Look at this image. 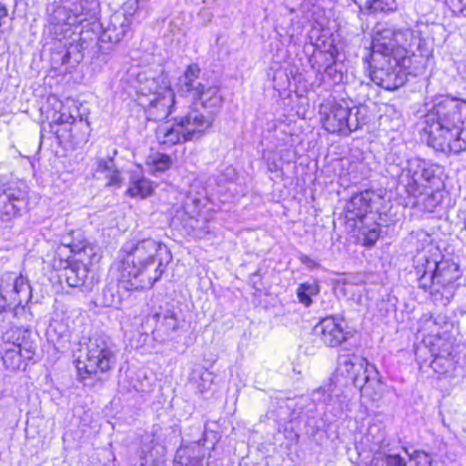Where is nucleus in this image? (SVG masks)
<instances>
[{"mask_svg":"<svg viewBox=\"0 0 466 466\" xmlns=\"http://www.w3.org/2000/svg\"><path fill=\"white\" fill-rule=\"evenodd\" d=\"M116 360L115 346L106 336L93 337L86 347L84 360H78L76 369L80 379L84 381L87 377L96 376L98 372L110 370Z\"/></svg>","mask_w":466,"mask_h":466,"instance_id":"423d86ee","label":"nucleus"},{"mask_svg":"<svg viewBox=\"0 0 466 466\" xmlns=\"http://www.w3.org/2000/svg\"><path fill=\"white\" fill-rule=\"evenodd\" d=\"M180 313L178 308L171 304L160 306L159 309L153 315L156 321V329L166 334L176 331L179 327Z\"/></svg>","mask_w":466,"mask_h":466,"instance_id":"aec40b11","label":"nucleus"},{"mask_svg":"<svg viewBox=\"0 0 466 466\" xmlns=\"http://www.w3.org/2000/svg\"><path fill=\"white\" fill-rule=\"evenodd\" d=\"M202 380H209L212 378V373L208 372V371H205L202 376H201Z\"/></svg>","mask_w":466,"mask_h":466,"instance_id":"8fccbe9b","label":"nucleus"},{"mask_svg":"<svg viewBox=\"0 0 466 466\" xmlns=\"http://www.w3.org/2000/svg\"><path fill=\"white\" fill-rule=\"evenodd\" d=\"M26 335H28L27 331H23L22 336L21 332H19V335L16 338V342H14L13 344L16 349L21 350V354L25 360H31L35 347L34 342L27 339Z\"/></svg>","mask_w":466,"mask_h":466,"instance_id":"4c0bfd02","label":"nucleus"},{"mask_svg":"<svg viewBox=\"0 0 466 466\" xmlns=\"http://www.w3.org/2000/svg\"><path fill=\"white\" fill-rule=\"evenodd\" d=\"M337 371L351 379L353 385L366 394L370 386H380L379 371L364 358L354 354H341L338 359Z\"/></svg>","mask_w":466,"mask_h":466,"instance_id":"9d476101","label":"nucleus"},{"mask_svg":"<svg viewBox=\"0 0 466 466\" xmlns=\"http://www.w3.org/2000/svg\"><path fill=\"white\" fill-rule=\"evenodd\" d=\"M121 392H142L148 393L153 390L154 380L148 377L144 370L129 372L126 378L119 382Z\"/></svg>","mask_w":466,"mask_h":466,"instance_id":"5701e85b","label":"nucleus"},{"mask_svg":"<svg viewBox=\"0 0 466 466\" xmlns=\"http://www.w3.org/2000/svg\"><path fill=\"white\" fill-rule=\"evenodd\" d=\"M408 455V460L405 459V466H431V456L423 451H414L409 453L405 449Z\"/></svg>","mask_w":466,"mask_h":466,"instance_id":"c9c22d12","label":"nucleus"},{"mask_svg":"<svg viewBox=\"0 0 466 466\" xmlns=\"http://www.w3.org/2000/svg\"><path fill=\"white\" fill-rule=\"evenodd\" d=\"M440 257L437 248L431 256L423 253L418 258L415 271L419 288L429 292L435 302L446 306L455 294V282L461 278V269L454 261L442 258L439 260Z\"/></svg>","mask_w":466,"mask_h":466,"instance_id":"20e7f679","label":"nucleus"},{"mask_svg":"<svg viewBox=\"0 0 466 466\" xmlns=\"http://www.w3.org/2000/svg\"><path fill=\"white\" fill-rule=\"evenodd\" d=\"M131 17L132 14L127 15L124 12L114 13L110 16L108 25L96 33H100L99 40L104 43L116 44L120 42L130 29Z\"/></svg>","mask_w":466,"mask_h":466,"instance_id":"f3484780","label":"nucleus"},{"mask_svg":"<svg viewBox=\"0 0 466 466\" xmlns=\"http://www.w3.org/2000/svg\"><path fill=\"white\" fill-rule=\"evenodd\" d=\"M152 192L151 181L138 173H134L130 177L129 187L127 193L131 197L147 198Z\"/></svg>","mask_w":466,"mask_h":466,"instance_id":"c85d7f7f","label":"nucleus"},{"mask_svg":"<svg viewBox=\"0 0 466 466\" xmlns=\"http://www.w3.org/2000/svg\"><path fill=\"white\" fill-rule=\"evenodd\" d=\"M428 144L437 151L460 153L466 149V101L440 96L425 116Z\"/></svg>","mask_w":466,"mask_h":466,"instance_id":"f03ea898","label":"nucleus"},{"mask_svg":"<svg viewBox=\"0 0 466 466\" xmlns=\"http://www.w3.org/2000/svg\"><path fill=\"white\" fill-rule=\"evenodd\" d=\"M319 293V288L316 284L302 283L297 289L299 301L309 307L312 303L311 296Z\"/></svg>","mask_w":466,"mask_h":466,"instance_id":"e433bc0d","label":"nucleus"},{"mask_svg":"<svg viewBox=\"0 0 466 466\" xmlns=\"http://www.w3.org/2000/svg\"><path fill=\"white\" fill-rule=\"evenodd\" d=\"M396 160H397V159H396V157H395V155H394V154L390 153V154L388 155V157H387V169H386L387 171H388V169H389V166H390V164L400 165V167H404V166H403V161H402V159H399V160H400L399 162H397Z\"/></svg>","mask_w":466,"mask_h":466,"instance_id":"de8ad7c7","label":"nucleus"},{"mask_svg":"<svg viewBox=\"0 0 466 466\" xmlns=\"http://www.w3.org/2000/svg\"><path fill=\"white\" fill-rule=\"evenodd\" d=\"M427 161L420 157L408 159L405 167L390 164L388 174L398 178L407 193L412 197L422 195V181L427 167Z\"/></svg>","mask_w":466,"mask_h":466,"instance_id":"f8f14e48","label":"nucleus"},{"mask_svg":"<svg viewBox=\"0 0 466 466\" xmlns=\"http://www.w3.org/2000/svg\"><path fill=\"white\" fill-rule=\"evenodd\" d=\"M461 6L456 10H453V13L457 15L466 16V0H457Z\"/></svg>","mask_w":466,"mask_h":466,"instance_id":"49530a36","label":"nucleus"},{"mask_svg":"<svg viewBox=\"0 0 466 466\" xmlns=\"http://www.w3.org/2000/svg\"><path fill=\"white\" fill-rule=\"evenodd\" d=\"M334 62L333 64H329L324 71L325 76L331 81L334 85H339L343 82V72L341 66Z\"/></svg>","mask_w":466,"mask_h":466,"instance_id":"58836bf2","label":"nucleus"},{"mask_svg":"<svg viewBox=\"0 0 466 466\" xmlns=\"http://www.w3.org/2000/svg\"><path fill=\"white\" fill-rule=\"evenodd\" d=\"M309 61L311 67L319 73L322 70L325 71V68L329 64H333L335 62V56L332 52L316 48L314 49Z\"/></svg>","mask_w":466,"mask_h":466,"instance_id":"7c9ffc66","label":"nucleus"},{"mask_svg":"<svg viewBox=\"0 0 466 466\" xmlns=\"http://www.w3.org/2000/svg\"><path fill=\"white\" fill-rule=\"evenodd\" d=\"M343 319L332 316L326 317L314 328V331L320 337V339L329 347H337L346 341L350 332L345 331Z\"/></svg>","mask_w":466,"mask_h":466,"instance_id":"2eb2a0df","label":"nucleus"},{"mask_svg":"<svg viewBox=\"0 0 466 466\" xmlns=\"http://www.w3.org/2000/svg\"><path fill=\"white\" fill-rule=\"evenodd\" d=\"M120 284L126 289H150L158 281L171 260L166 245L152 238L126 241L119 252Z\"/></svg>","mask_w":466,"mask_h":466,"instance_id":"f257e3e1","label":"nucleus"},{"mask_svg":"<svg viewBox=\"0 0 466 466\" xmlns=\"http://www.w3.org/2000/svg\"><path fill=\"white\" fill-rule=\"evenodd\" d=\"M312 401L326 404L328 411L335 418H340L349 410V399L346 395L331 397L324 389L313 392Z\"/></svg>","mask_w":466,"mask_h":466,"instance_id":"4be33fe9","label":"nucleus"},{"mask_svg":"<svg viewBox=\"0 0 466 466\" xmlns=\"http://www.w3.org/2000/svg\"><path fill=\"white\" fill-rule=\"evenodd\" d=\"M156 137L157 142L165 147H172L188 141L176 117L173 123L165 122L158 125L156 129Z\"/></svg>","mask_w":466,"mask_h":466,"instance_id":"412c9836","label":"nucleus"},{"mask_svg":"<svg viewBox=\"0 0 466 466\" xmlns=\"http://www.w3.org/2000/svg\"><path fill=\"white\" fill-rule=\"evenodd\" d=\"M106 177L108 180L107 181V186H116V187H119L120 184H121V181H122V178H121V176H120V172L116 168V167L115 168H113V170L110 171L106 176Z\"/></svg>","mask_w":466,"mask_h":466,"instance_id":"37998d69","label":"nucleus"},{"mask_svg":"<svg viewBox=\"0 0 466 466\" xmlns=\"http://www.w3.org/2000/svg\"><path fill=\"white\" fill-rule=\"evenodd\" d=\"M175 103L174 91L169 86H165L153 94L147 108V119L155 122L166 119L172 113Z\"/></svg>","mask_w":466,"mask_h":466,"instance_id":"dca6fc26","label":"nucleus"},{"mask_svg":"<svg viewBox=\"0 0 466 466\" xmlns=\"http://www.w3.org/2000/svg\"><path fill=\"white\" fill-rule=\"evenodd\" d=\"M122 299L118 294V290L116 286L109 285L102 289L101 304L104 307L119 308Z\"/></svg>","mask_w":466,"mask_h":466,"instance_id":"72a5a7b5","label":"nucleus"},{"mask_svg":"<svg viewBox=\"0 0 466 466\" xmlns=\"http://www.w3.org/2000/svg\"><path fill=\"white\" fill-rule=\"evenodd\" d=\"M323 114L324 128L329 133H338L341 136H349L361 128L368 121L365 106H350L349 102L345 100L333 102Z\"/></svg>","mask_w":466,"mask_h":466,"instance_id":"6e6552de","label":"nucleus"},{"mask_svg":"<svg viewBox=\"0 0 466 466\" xmlns=\"http://www.w3.org/2000/svg\"><path fill=\"white\" fill-rule=\"evenodd\" d=\"M380 235V226L374 225L370 229L362 232V244L366 247H372L379 239Z\"/></svg>","mask_w":466,"mask_h":466,"instance_id":"ea45409f","label":"nucleus"},{"mask_svg":"<svg viewBox=\"0 0 466 466\" xmlns=\"http://www.w3.org/2000/svg\"><path fill=\"white\" fill-rule=\"evenodd\" d=\"M299 261L306 266L308 268L312 269L319 267V264L305 254L299 256Z\"/></svg>","mask_w":466,"mask_h":466,"instance_id":"c03bdc74","label":"nucleus"},{"mask_svg":"<svg viewBox=\"0 0 466 466\" xmlns=\"http://www.w3.org/2000/svg\"><path fill=\"white\" fill-rule=\"evenodd\" d=\"M431 369L441 375L449 376L454 369V361L451 351L439 352L431 363Z\"/></svg>","mask_w":466,"mask_h":466,"instance_id":"c756f323","label":"nucleus"},{"mask_svg":"<svg viewBox=\"0 0 466 466\" xmlns=\"http://www.w3.org/2000/svg\"><path fill=\"white\" fill-rule=\"evenodd\" d=\"M374 198H376V195L369 190L355 194L346 205L348 214H350L352 218H363L369 212H371Z\"/></svg>","mask_w":466,"mask_h":466,"instance_id":"b1692460","label":"nucleus"},{"mask_svg":"<svg viewBox=\"0 0 466 466\" xmlns=\"http://www.w3.org/2000/svg\"><path fill=\"white\" fill-rule=\"evenodd\" d=\"M65 331H66V329H64V330H60V331H59V333H58V337H57V339H58V338H63V337H64V332H65Z\"/></svg>","mask_w":466,"mask_h":466,"instance_id":"3c124183","label":"nucleus"},{"mask_svg":"<svg viewBox=\"0 0 466 466\" xmlns=\"http://www.w3.org/2000/svg\"><path fill=\"white\" fill-rule=\"evenodd\" d=\"M205 453L199 446L186 448L177 451V463L180 466H203Z\"/></svg>","mask_w":466,"mask_h":466,"instance_id":"bb28decb","label":"nucleus"},{"mask_svg":"<svg viewBox=\"0 0 466 466\" xmlns=\"http://www.w3.org/2000/svg\"><path fill=\"white\" fill-rule=\"evenodd\" d=\"M370 79L378 86L386 90H396L402 86L407 81L406 69L410 64L403 59H395L385 56L370 58Z\"/></svg>","mask_w":466,"mask_h":466,"instance_id":"9b49d317","label":"nucleus"},{"mask_svg":"<svg viewBox=\"0 0 466 466\" xmlns=\"http://www.w3.org/2000/svg\"><path fill=\"white\" fill-rule=\"evenodd\" d=\"M64 277L70 287L83 288L86 290L92 289L96 280L94 274L89 275L88 268L79 261L66 262Z\"/></svg>","mask_w":466,"mask_h":466,"instance_id":"6ab92c4d","label":"nucleus"},{"mask_svg":"<svg viewBox=\"0 0 466 466\" xmlns=\"http://www.w3.org/2000/svg\"><path fill=\"white\" fill-rule=\"evenodd\" d=\"M2 360L7 369L15 370L20 369L25 359L21 354V350L16 349L13 344L10 349L5 350Z\"/></svg>","mask_w":466,"mask_h":466,"instance_id":"473e14b6","label":"nucleus"},{"mask_svg":"<svg viewBox=\"0 0 466 466\" xmlns=\"http://www.w3.org/2000/svg\"><path fill=\"white\" fill-rule=\"evenodd\" d=\"M438 189L439 188L433 190L432 188H428L427 190H424L422 195L416 197L421 198V200H418V202L421 203L424 209L431 212L441 203V194Z\"/></svg>","mask_w":466,"mask_h":466,"instance_id":"f704fd0d","label":"nucleus"},{"mask_svg":"<svg viewBox=\"0 0 466 466\" xmlns=\"http://www.w3.org/2000/svg\"><path fill=\"white\" fill-rule=\"evenodd\" d=\"M96 172L104 173L106 176L113 168L116 167L113 157L100 158L96 162Z\"/></svg>","mask_w":466,"mask_h":466,"instance_id":"a19ab883","label":"nucleus"},{"mask_svg":"<svg viewBox=\"0 0 466 466\" xmlns=\"http://www.w3.org/2000/svg\"><path fill=\"white\" fill-rule=\"evenodd\" d=\"M53 132L56 134V137L61 141L66 138V136L61 132L60 128L54 129Z\"/></svg>","mask_w":466,"mask_h":466,"instance_id":"09e8293b","label":"nucleus"},{"mask_svg":"<svg viewBox=\"0 0 466 466\" xmlns=\"http://www.w3.org/2000/svg\"><path fill=\"white\" fill-rule=\"evenodd\" d=\"M146 163L154 172H165L171 167L173 162L168 155L155 152L147 157Z\"/></svg>","mask_w":466,"mask_h":466,"instance_id":"2f4dec72","label":"nucleus"},{"mask_svg":"<svg viewBox=\"0 0 466 466\" xmlns=\"http://www.w3.org/2000/svg\"><path fill=\"white\" fill-rule=\"evenodd\" d=\"M31 298L32 289L26 277L15 272L0 275V314L23 315L25 312L24 304H27Z\"/></svg>","mask_w":466,"mask_h":466,"instance_id":"0eeeda50","label":"nucleus"},{"mask_svg":"<svg viewBox=\"0 0 466 466\" xmlns=\"http://www.w3.org/2000/svg\"><path fill=\"white\" fill-rule=\"evenodd\" d=\"M198 105L191 104L186 114L176 116L188 141L197 140L205 136L212 127L214 115L218 111L205 109L207 111L205 114L198 107Z\"/></svg>","mask_w":466,"mask_h":466,"instance_id":"4468645a","label":"nucleus"},{"mask_svg":"<svg viewBox=\"0 0 466 466\" xmlns=\"http://www.w3.org/2000/svg\"><path fill=\"white\" fill-rule=\"evenodd\" d=\"M398 46L405 51V60L411 65L413 58H417L416 51L419 49L421 38L419 34L410 28L398 30Z\"/></svg>","mask_w":466,"mask_h":466,"instance_id":"393cba45","label":"nucleus"},{"mask_svg":"<svg viewBox=\"0 0 466 466\" xmlns=\"http://www.w3.org/2000/svg\"><path fill=\"white\" fill-rule=\"evenodd\" d=\"M443 174V167L438 164L427 161V167L422 181V194L428 188H439L442 184L441 176Z\"/></svg>","mask_w":466,"mask_h":466,"instance_id":"cd10ccee","label":"nucleus"},{"mask_svg":"<svg viewBox=\"0 0 466 466\" xmlns=\"http://www.w3.org/2000/svg\"><path fill=\"white\" fill-rule=\"evenodd\" d=\"M200 67L197 64L187 66L177 83V93L188 97L192 104H199L203 109L219 110L223 105V96L218 86H206L199 81Z\"/></svg>","mask_w":466,"mask_h":466,"instance_id":"39448f33","label":"nucleus"},{"mask_svg":"<svg viewBox=\"0 0 466 466\" xmlns=\"http://www.w3.org/2000/svg\"><path fill=\"white\" fill-rule=\"evenodd\" d=\"M29 187L21 179L2 178L0 181V223L7 227L15 218L28 210Z\"/></svg>","mask_w":466,"mask_h":466,"instance_id":"1a4fd4ad","label":"nucleus"},{"mask_svg":"<svg viewBox=\"0 0 466 466\" xmlns=\"http://www.w3.org/2000/svg\"><path fill=\"white\" fill-rule=\"evenodd\" d=\"M348 6L360 19L366 15L388 14L397 9L396 0H348Z\"/></svg>","mask_w":466,"mask_h":466,"instance_id":"a211bd4d","label":"nucleus"},{"mask_svg":"<svg viewBox=\"0 0 466 466\" xmlns=\"http://www.w3.org/2000/svg\"><path fill=\"white\" fill-rule=\"evenodd\" d=\"M99 15V0H61L52 10L48 30L57 40L82 35L84 29L97 33L102 27Z\"/></svg>","mask_w":466,"mask_h":466,"instance_id":"7ed1b4c3","label":"nucleus"},{"mask_svg":"<svg viewBox=\"0 0 466 466\" xmlns=\"http://www.w3.org/2000/svg\"><path fill=\"white\" fill-rule=\"evenodd\" d=\"M370 450L374 451L370 461L371 466H405V458L399 453L386 451L382 445H380L378 450H375V447H371Z\"/></svg>","mask_w":466,"mask_h":466,"instance_id":"a878e982","label":"nucleus"},{"mask_svg":"<svg viewBox=\"0 0 466 466\" xmlns=\"http://www.w3.org/2000/svg\"><path fill=\"white\" fill-rule=\"evenodd\" d=\"M63 326L61 324H59L58 322H54V323H51L47 329V336L49 337L50 339H53V334H56L58 333V329H62Z\"/></svg>","mask_w":466,"mask_h":466,"instance_id":"a18cd8bd","label":"nucleus"},{"mask_svg":"<svg viewBox=\"0 0 466 466\" xmlns=\"http://www.w3.org/2000/svg\"><path fill=\"white\" fill-rule=\"evenodd\" d=\"M76 121V117L71 113L60 112L57 117L53 118L54 126L50 124L52 129L55 127H58L65 124H73Z\"/></svg>","mask_w":466,"mask_h":466,"instance_id":"79ce46f5","label":"nucleus"},{"mask_svg":"<svg viewBox=\"0 0 466 466\" xmlns=\"http://www.w3.org/2000/svg\"><path fill=\"white\" fill-rule=\"evenodd\" d=\"M397 33L393 26L378 23L373 28L370 58L390 56L403 59L405 51L398 46Z\"/></svg>","mask_w":466,"mask_h":466,"instance_id":"ddd939ff","label":"nucleus"}]
</instances>
